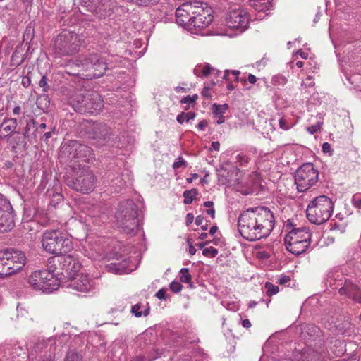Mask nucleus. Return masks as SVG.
I'll return each instance as SVG.
<instances>
[{
  "mask_svg": "<svg viewBox=\"0 0 361 361\" xmlns=\"http://www.w3.org/2000/svg\"><path fill=\"white\" fill-rule=\"evenodd\" d=\"M273 212L266 207L249 208L243 211L238 220L240 235L249 241H255L269 235L274 228Z\"/></svg>",
  "mask_w": 361,
  "mask_h": 361,
  "instance_id": "1",
  "label": "nucleus"
},
{
  "mask_svg": "<svg viewBox=\"0 0 361 361\" xmlns=\"http://www.w3.org/2000/svg\"><path fill=\"white\" fill-rule=\"evenodd\" d=\"M176 23L191 32L208 27L213 20L212 10L205 4L200 1H189L182 4L176 10Z\"/></svg>",
  "mask_w": 361,
  "mask_h": 361,
  "instance_id": "2",
  "label": "nucleus"
},
{
  "mask_svg": "<svg viewBox=\"0 0 361 361\" xmlns=\"http://www.w3.org/2000/svg\"><path fill=\"white\" fill-rule=\"evenodd\" d=\"M70 65L80 68V72L70 74L80 75L86 80L100 78L107 69L106 61L97 53L81 55Z\"/></svg>",
  "mask_w": 361,
  "mask_h": 361,
  "instance_id": "3",
  "label": "nucleus"
},
{
  "mask_svg": "<svg viewBox=\"0 0 361 361\" xmlns=\"http://www.w3.org/2000/svg\"><path fill=\"white\" fill-rule=\"evenodd\" d=\"M118 227L128 234L135 235L139 227L137 207L133 200L121 202L115 214Z\"/></svg>",
  "mask_w": 361,
  "mask_h": 361,
  "instance_id": "4",
  "label": "nucleus"
},
{
  "mask_svg": "<svg viewBox=\"0 0 361 361\" xmlns=\"http://www.w3.org/2000/svg\"><path fill=\"white\" fill-rule=\"evenodd\" d=\"M42 243L47 252L61 256L73 248L71 239L59 230H46L42 235Z\"/></svg>",
  "mask_w": 361,
  "mask_h": 361,
  "instance_id": "5",
  "label": "nucleus"
},
{
  "mask_svg": "<svg viewBox=\"0 0 361 361\" xmlns=\"http://www.w3.org/2000/svg\"><path fill=\"white\" fill-rule=\"evenodd\" d=\"M334 210L332 200L326 195H319L309 203L306 212L307 218L314 224H322L327 221Z\"/></svg>",
  "mask_w": 361,
  "mask_h": 361,
  "instance_id": "6",
  "label": "nucleus"
},
{
  "mask_svg": "<svg viewBox=\"0 0 361 361\" xmlns=\"http://www.w3.org/2000/svg\"><path fill=\"white\" fill-rule=\"evenodd\" d=\"M69 104L76 112L80 114H97L104 107L103 101L97 92H89L85 94L76 93L69 99Z\"/></svg>",
  "mask_w": 361,
  "mask_h": 361,
  "instance_id": "7",
  "label": "nucleus"
},
{
  "mask_svg": "<svg viewBox=\"0 0 361 361\" xmlns=\"http://www.w3.org/2000/svg\"><path fill=\"white\" fill-rule=\"evenodd\" d=\"M64 146L65 150L68 153L69 165L74 171L82 168V163L91 162L94 159L92 149L86 145L71 140Z\"/></svg>",
  "mask_w": 361,
  "mask_h": 361,
  "instance_id": "8",
  "label": "nucleus"
},
{
  "mask_svg": "<svg viewBox=\"0 0 361 361\" xmlns=\"http://www.w3.org/2000/svg\"><path fill=\"white\" fill-rule=\"evenodd\" d=\"M80 47L78 35L70 31L59 34L53 43L54 54L59 56L72 55L79 50Z\"/></svg>",
  "mask_w": 361,
  "mask_h": 361,
  "instance_id": "9",
  "label": "nucleus"
},
{
  "mask_svg": "<svg viewBox=\"0 0 361 361\" xmlns=\"http://www.w3.org/2000/svg\"><path fill=\"white\" fill-rule=\"evenodd\" d=\"M54 270H39L32 273L29 277L30 286L43 293H50L59 288V283L53 272Z\"/></svg>",
  "mask_w": 361,
  "mask_h": 361,
  "instance_id": "10",
  "label": "nucleus"
},
{
  "mask_svg": "<svg viewBox=\"0 0 361 361\" xmlns=\"http://www.w3.org/2000/svg\"><path fill=\"white\" fill-rule=\"evenodd\" d=\"M74 178L66 179V184L73 190L82 193H89L95 187L96 177L93 173L85 166L78 169Z\"/></svg>",
  "mask_w": 361,
  "mask_h": 361,
  "instance_id": "11",
  "label": "nucleus"
},
{
  "mask_svg": "<svg viewBox=\"0 0 361 361\" xmlns=\"http://www.w3.org/2000/svg\"><path fill=\"white\" fill-rule=\"evenodd\" d=\"M319 178L318 171L312 163H306L295 171L294 178L299 192H305L314 185Z\"/></svg>",
  "mask_w": 361,
  "mask_h": 361,
  "instance_id": "12",
  "label": "nucleus"
},
{
  "mask_svg": "<svg viewBox=\"0 0 361 361\" xmlns=\"http://www.w3.org/2000/svg\"><path fill=\"white\" fill-rule=\"evenodd\" d=\"M59 269L63 271L62 274L68 279L75 276L80 269V262L72 255H63L58 257Z\"/></svg>",
  "mask_w": 361,
  "mask_h": 361,
  "instance_id": "13",
  "label": "nucleus"
},
{
  "mask_svg": "<svg viewBox=\"0 0 361 361\" xmlns=\"http://www.w3.org/2000/svg\"><path fill=\"white\" fill-rule=\"evenodd\" d=\"M249 20L247 13L244 10L239 9L231 11L228 17L226 18V23L231 28L244 30L247 28Z\"/></svg>",
  "mask_w": 361,
  "mask_h": 361,
  "instance_id": "14",
  "label": "nucleus"
},
{
  "mask_svg": "<svg viewBox=\"0 0 361 361\" xmlns=\"http://www.w3.org/2000/svg\"><path fill=\"white\" fill-rule=\"evenodd\" d=\"M287 227L289 229L288 233L286 235V238L293 240V238H297V241L301 243H310L311 240L312 234L310 230L306 227L295 228L290 220L287 221Z\"/></svg>",
  "mask_w": 361,
  "mask_h": 361,
  "instance_id": "15",
  "label": "nucleus"
},
{
  "mask_svg": "<svg viewBox=\"0 0 361 361\" xmlns=\"http://www.w3.org/2000/svg\"><path fill=\"white\" fill-rule=\"evenodd\" d=\"M341 295L361 304V288L350 279H345L344 284L338 290Z\"/></svg>",
  "mask_w": 361,
  "mask_h": 361,
  "instance_id": "16",
  "label": "nucleus"
},
{
  "mask_svg": "<svg viewBox=\"0 0 361 361\" xmlns=\"http://www.w3.org/2000/svg\"><path fill=\"white\" fill-rule=\"evenodd\" d=\"M18 122L16 118L5 117L0 124V139H8L15 135H19L17 127Z\"/></svg>",
  "mask_w": 361,
  "mask_h": 361,
  "instance_id": "17",
  "label": "nucleus"
},
{
  "mask_svg": "<svg viewBox=\"0 0 361 361\" xmlns=\"http://www.w3.org/2000/svg\"><path fill=\"white\" fill-rule=\"evenodd\" d=\"M71 279L68 287L80 292H87L92 288V284L87 275L76 274Z\"/></svg>",
  "mask_w": 361,
  "mask_h": 361,
  "instance_id": "18",
  "label": "nucleus"
},
{
  "mask_svg": "<svg viewBox=\"0 0 361 361\" xmlns=\"http://www.w3.org/2000/svg\"><path fill=\"white\" fill-rule=\"evenodd\" d=\"M284 242L287 250L295 255L305 252L310 246V243L297 241L296 238L289 240L285 238Z\"/></svg>",
  "mask_w": 361,
  "mask_h": 361,
  "instance_id": "19",
  "label": "nucleus"
},
{
  "mask_svg": "<svg viewBox=\"0 0 361 361\" xmlns=\"http://www.w3.org/2000/svg\"><path fill=\"white\" fill-rule=\"evenodd\" d=\"M13 227V209L0 213V233L10 231Z\"/></svg>",
  "mask_w": 361,
  "mask_h": 361,
  "instance_id": "20",
  "label": "nucleus"
},
{
  "mask_svg": "<svg viewBox=\"0 0 361 361\" xmlns=\"http://www.w3.org/2000/svg\"><path fill=\"white\" fill-rule=\"evenodd\" d=\"M92 3L99 18H102L110 16L111 6L110 0H92Z\"/></svg>",
  "mask_w": 361,
  "mask_h": 361,
  "instance_id": "21",
  "label": "nucleus"
},
{
  "mask_svg": "<svg viewBox=\"0 0 361 361\" xmlns=\"http://www.w3.org/2000/svg\"><path fill=\"white\" fill-rule=\"evenodd\" d=\"M2 251L5 256H8L11 260L16 262L20 270L25 264L26 257L24 252L14 249H6L3 250Z\"/></svg>",
  "mask_w": 361,
  "mask_h": 361,
  "instance_id": "22",
  "label": "nucleus"
},
{
  "mask_svg": "<svg viewBox=\"0 0 361 361\" xmlns=\"http://www.w3.org/2000/svg\"><path fill=\"white\" fill-rule=\"evenodd\" d=\"M106 269L113 274H123L128 273V262L124 260L122 262L110 263L106 266Z\"/></svg>",
  "mask_w": 361,
  "mask_h": 361,
  "instance_id": "23",
  "label": "nucleus"
},
{
  "mask_svg": "<svg viewBox=\"0 0 361 361\" xmlns=\"http://www.w3.org/2000/svg\"><path fill=\"white\" fill-rule=\"evenodd\" d=\"M248 2L249 6L259 13L269 11L272 6L270 0H249Z\"/></svg>",
  "mask_w": 361,
  "mask_h": 361,
  "instance_id": "24",
  "label": "nucleus"
},
{
  "mask_svg": "<svg viewBox=\"0 0 361 361\" xmlns=\"http://www.w3.org/2000/svg\"><path fill=\"white\" fill-rule=\"evenodd\" d=\"M92 130L97 137L102 138L104 140L106 139L109 135L108 127L105 123H94L92 126Z\"/></svg>",
  "mask_w": 361,
  "mask_h": 361,
  "instance_id": "25",
  "label": "nucleus"
},
{
  "mask_svg": "<svg viewBox=\"0 0 361 361\" xmlns=\"http://www.w3.org/2000/svg\"><path fill=\"white\" fill-rule=\"evenodd\" d=\"M214 71L215 69L212 68L209 63H204V65L197 66L194 68V74L198 77L202 76H207L209 74L212 73V71Z\"/></svg>",
  "mask_w": 361,
  "mask_h": 361,
  "instance_id": "26",
  "label": "nucleus"
},
{
  "mask_svg": "<svg viewBox=\"0 0 361 361\" xmlns=\"http://www.w3.org/2000/svg\"><path fill=\"white\" fill-rule=\"evenodd\" d=\"M36 124H37V123L34 119H31L27 121L24 132L23 133V138H27L28 140H30L36 137V133H35V132L32 133H30L31 128H35Z\"/></svg>",
  "mask_w": 361,
  "mask_h": 361,
  "instance_id": "27",
  "label": "nucleus"
},
{
  "mask_svg": "<svg viewBox=\"0 0 361 361\" xmlns=\"http://www.w3.org/2000/svg\"><path fill=\"white\" fill-rule=\"evenodd\" d=\"M4 260L6 261L4 262L6 264V268L8 269L7 272H9V276L20 271L16 262L11 260V259L8 256H5V255H4Z\"/></svg>",
  "mask_w": 361,
  "mask_h": 361,
  "instance_id": "28",
  "label": "nucleus"
},
{
  "mask_svg": "<svg viewBox=\"0 0 361 361\" xmlns=\"http://www.w3.org/2000/svg\"><path fill=\"white\" fill-rule=\"evenodd\" d=\"M141 305L140 303L134 305L131 307V313L134 314L136 317H140L142 316H147L149 314V307H147L145 310L140 311Z\"/></svg>",
  "mask_w": 361,
  "mask_h": 361,
  "instance_id": "29",
  "label": "nucleus"
},
{
  "mask_svg": "<svg viewBox=\"0 0 361 361\" xmlns=\"http://www.w3.org/2000/svg\"><path fill=\"white\" fill-rule=\"evenodd\" d=\"M195 113L192 111H189L187 113L182 112L181 114L177 116V121L182 124L184 122H189L190 120H193L195 118Z\"/></svg>",
  "mask_w": 361,
  "mask_h": 361,
  "instance_id": "30",
  "label": "nucleus"
},
{
  "mask_svg": "<svg viewBox=\"0 0 361 361\" xmlns=\"http://www.w3.org/2000/svg\"><path fill=\"white\" fill-rule=\"evenodd\" d=\"M197 190L195 188L185 190L183 192L184 203L185 204H191L193 201L194 197L197 195Z\"/></svg>",
  "mask_w": 361,
  "mask_h": 361,
  "instance_id": "31",
  "label": "nucleus"
},
{
  "mask_svg": "<svg viewBox=\"0 0 361 361\" xmlns=\"http://www.w3.org/2000/svg\"><path fill=\"white\" fill-rule=\"evenodd\" d=\"M10 201L1 193H0V213L12 210Z\"/></svg>",
  "mask_w": 361,
  "mask_h": 361,
  "instance_id": "32",
  "label": "nucleus"
},
{
  "mask_svg": "<svg viewBox=\"0 0 361 361\" xmlns=\"http://www.w3.org/2000/svg\"><path fill=\"white\" fill-rule=\"evenodd\" d=\"M179 277L182 283H190V281H192V275L190 274L188 268H182L180 270Z\"/></svg>",
  "mask_w": 361,
  "mask_h": 361,
  "instance_id": "33",
  "label": "nucleus"
},
{
  "mask_svg": "<svg viewBox=\"0 0 361 361\" xmlns=\"http://www.w3.org/2000/svg\"><path fill=\"white\" fill-rule=\"evenodd\" d=\"M4 253L2 250H0V278H4L9 276V272H7L8 269L6 268L5 260L4 257Z\"/></svg>",
  "mask_w": 361,
  "mask_h": 361,
  "instance_id": "34",
  "label": "nucleus"
},
{
  "mask_svg": "<svg viewBox=\"0 0 361 361\" xmlns=\"http://www.w3.org/2000/svg\"><path fill=\"white\" fill-rule=\"evenodd\" d=\"M64 361H82V355L75 350H69L66 353Z\"/></svg>",
  "mask_w": 361,
  "mask_h": 361,
  "instance_id": "35",
  "label": "nucleus"
},
{
  "mask_svg": "<svg viewBox=\"0 0 361 361\" xmlns=\"http://www.w3.org/2000/svg\"><path fill=\"white\" fill-rule=\"evenodd\" d=\"M229 108L228 104H216L213 105V114L215 116L217 115H224L226 111Z\"/></svg>",
  "mask_w": 361,
  "mask_h": 361,
  "instance_id": "36",
  "label": "nucleus"
},
{
  "mask_svg": "<svg viewBox=\"0 0 361 361\" xmlns=\"http://www.w3.org/2000/svg\"><path fill=\"white\" fill-rule=\"evenodd\" d=\"M264 287L267 289V294L269 296L275 295L279 291V286L274 285L271 282H266Z\"/></svg>",
  "mask_w": 361,
  "mask_h": 361,
  "instance_id": "37",
  "label": "nucleus"
},
{
  "mask_svg": "<svg viewBox=\"0 0 361 361\" xmlns=\"http://www.w3.org/2000/svg\"><path fill=\"white\" fill-rule=\"evenodd\" d=\"M272 122L277 121L281 129L287 130L291 128L290 125L288 123L286 119L283 117H279L278 120L275 118L271 120Z\"/></svg>",
  "mask_w": 361,
  "mask_h": 361,
  "instance_id": "38",
  "label": "nucleus"
},
{
  "mask_svg": "<svg viewBox=\"0 0 361 361\" xmlns=\"http://www.w3.org/2000/svg\"><path fill=\"white\" fill-rule=\"evenodd\" d=\"M286 78L281 75H274L271 79V82L275 86H283L286 83Z\"/></svg>",
  "mask_w": 361,
  "mask_h": 361,
  "instance_id": "39",
  "label": "nucleus"
},
{
  "mask_svg": "<svg viewBox=\"0 0 361 361\" xmlns=\"http://www.w3.org/2000/svg\"><path fill=\"white\" fill-rule=\"evenodd\" d=\"M202 254L208 257H215L218 254V250L213 247L204 248L202 251Z\"/></svg>",
  "mask_w": 361,
  "mask_h": 361,
  "instance_id": "40",
  "label": "nucleus"
},
{
  "mask_svg": "<svg viewBox=\"0 0 361 361\" xmlns=\"http://www.w3.org/2000/svg\"><path fill=\"white\" fill-rule=\"evenodd\" d=\"M18 317L26 318L29 314L28 309L25 306L18 305L16 307Z\"/></svg>",
  "mask_w": 361,
  "mask_h": 361,
  "instance_id": "41",
  "label": "nucleus"
},
{
  "mask_svg": "<svg viewBox=\"0 0 361 361\" xmlns=\"http://www.w3.org/2000/svg\"><path fill=\"white\" fill-rule=\"evenodd\" d=\"M169 288L172 292L178 293L182 290L183 286L180 282L173 281L170 283Z\"/></svg>",
  "mask_w": 361,
  "mask_h": 361,
  "instance_id": "42",
  "label": "nucleus"
},
{
  "mask_svg": "<svg viewBox=\"0 0 361 361\" xmlns=\"http://www.w3.org/2000/svg\"><path fill=\"white\" fill-rule=\"evenodd\" d=\"M188 163L182 157H178L177 160L173 164V168L178 169L180 167L186 168Z\"/></svg>",
  "mask_w": 361,
  "mask_h": 361,
  "instance_id": "43",
  "label": "nucleus"
},
{
  "mask_svg": "<svg viewBox=\"0 0 361 361\" xmlns=\"http://www.w3.org/2000/svg\"><path fill=\"white\" fill-rule=\"evenodd\" d=\"M322 124V123H317V124L309 126L307 128V130L310 134L313 135L320 130Z\"/></svg>",
  "mask_w": 361,
  "mask_h": 361,
  "instance_id": "44",
  "label": "nucleus"
},
{
  "mask_svg": "<svg viewBox=\"0 0 361 361\" xmlns=\"http://www.w3.org/2000/svg\"><path fill=\"white\" fill-rule=\"evenodd\" d=\"M236 159L240 166H244L249 161V158L244 154H238L236 156Z\"/></svg>",
  "mask_w": 361,
  "mask_h": 361,
  "instance_id": "45",
  "label": "nucleus"
},
{
  "mask_svg": "<svg viewBox=\"0 0 361 361\" xmlns=\"http://www.w3.org/2000/svg\"><path fill=\"white\" fill-rule=\"evenodd\" d=\"M39 86L42 88V91L46 92L49 90V86L47 84V78L45 76H43L39 82Z\"/></svg>",
  "mask_w": 361,
  "mask_h": 361,
  "instance_id": "46",
  "label": "nucleus"
},
{
  "mask_svg": "<svg viewBox=\"0 0 361 361\" xmlns=\"http://www.w3.org/2000/svg\"><path fill=\"white\" fill-rule=\"evenodd\" d=\"M141 6L153 5L159 1V0H133Z\"/></svg>",
  "mask_w": 361,
  "mask_h": 361,
  "instance_id": "47",
  "label": "nucleus"
},
{
  "mask_svg": "<svg viewBox=\"0 0 361 361\" xmlns=\"http://www.w3.org/2000/svg\"><path fill=\"white\" fill-rule=\"evenodd\" d=\"M180 103L181 104H188L189 105V106L188 108H185V109H188L190 106L194 105V100L190 99V95H188L181 99Z\"/></svg>",
  "mask_w": 361,
  "mask_h": 361,
  "instance_id": "48",
  "label": "nucleus"
},
{
  "mask_svg": "<svg viewBox=\"0 0 361 361\" xmlns=\"http://www.w3.org/2000/svg\"><path fill=\"white\" fill-rule=\"evenodd\" d=\"M46 127H47V125L45 123H42L38 126L36 125L35 127V133H36V135L37 134H41L44 130Z\"/></svg>",
  "mask_w": 361,
  "mask_h": 361,
  "instance_id": "49",
  "label": "nucleus"
},
{
  "mask_svg": "<svg viewBox=\"0 0 361 361\" xmlns=\"http://www.w3.org/2000/svg\"><path fill=\"white\" fill-rule=\"evenodd\" d=\"M155 296L159 298V300H166V290L164 289H160L159 290Z\"/></svg>",
  "mask_w": 361,
  "mask_h": 361,
  "instance_id": "50",
  "label": "nucleus"
},
{
  "mask_svg": "<svg viewBox=\"0 0 361 361\" xmlns=\"http://www.w3.org/2000/svg\"><path fill=\"white\" fill-rule=\"evenodd\" d=\"M209 91H210L209 87H204L202 91V96L207 99L211 98L212 95H211Z\"/></svg>",
  "mask_w": 361,
  "mask_h": 361,
  "instance_id": "51",
  "label": "nucleus"
},
{
  "mask_svg": "<svg viewBox=\"0 0 361 361\" xmlns=\"http://www.w3.org/2000/svg\"><path fill=\"white\" fill-rule=\"evenodd\" d=\"M322 151L324 152V153H329V154H331L332 152V149H331V146L329 143L328 142H324L323 145H322Z\"/></svg>",
  "mask_w": 361,
  "mask_h": 361,
  "instance_id": "52",
  "label": "nucleus"
},
{
  "mask_svg": "<svg viewBox=\"0 0 361 361\" xmlns=\"http://www.w3.org/2000/svg\"><path fill=\"white\" fill-rule=\"evenodd\" d=\"M16 136L13 138V140H14V142L16 144V145H20V144H23L24 142V140L25 138H23V134L20 135V133L19 135H16Z\"/></svg>",
  "mask_w": 361,
  "mask_h": 361,
  "instance_id": "53",
  "label": "nucleus"
},
{
  "mask_svg": "<svg viewBox=\"0 0 361 361\" xmlns=\"http://www.w3.org/2000/svg\"><path fill=\"white\" fill-rule=\"evenodd\" d=\"M290 281V278L288 276H283L280 277L278 280V283L279 284H285Z\"/></svg>",
  "mask_w": 361,
  "mask_h": 361,
  "instance_id": "54",
  "label": "nucleus"
},
{
  "mask_svg": "<svg viewBox=\"0 0 361 361\" xmlns=\"http://www.w3.org/2000/svg\"><path fill=\"white\" fill-rule=\"evenodd\" d=\"M207 126V121L206 120H202L198 123L197 128L200 130H204Z\"/></svg>",
  "mask_w": 361,
  "mask_h": 361,
  "instance_id": "55",
  "label": "nucleus"
},
{
  "mask_svg": "<svg viewBox=\"0 0 361 361\" xmlns=\"http://www.w3.org/2000/svg\"><path fill=\"white\" fill-rule=\"evenodd\" d=\"M13 115H16V116L21 114H22V108L18 105L15 106L13 109Z\"/></svg>",
  "mask_w": 361,
  "mask_h": 361,
  "instance_id": "56",
  "label": "nucleus"
},
{
  "mask_svg": "<svg viewBox=\"0 0 361 361\" xmlns=\"http://www.w3.org/2000/svg\"><path fill=\"white\" fill-rule=\"evenodd\" d=\"M22 85L25 87H27L30 85V78L28 76H25L22 79Z\"/></svg>",
  "mask_w": 361,
  "mask_h": 361,
  "instance_id": "57",
  "label": "nucleus"
},
{
  "mask_svg": "<svg viewBox=\"0 0 361 361\" xmlns=\"http://www.w3.org/2000/svg\"><path fill=\"white\" fill-rule=\"evenodd\" d=\"M194 220V216L191 213H188L187 215H186V225L188 226L190 225V224L192 223Z\"/></svg>",
  "mask_w": 361,
  "mask_h": 361,
  "instance_id": "58",
  "label": "nucleus"
},
{
  "mask_svg": "<svg viewBox=\"0 0 361 361\" xmlns=\"http://www.w3.org/2000/svg\"><path fill=\"white\" fill-rule=\"evenodd\" d=\"M52 135V133L51 131L47 132L42 135L41 137V140L43 141H47Z\"/></svg>",
  "mask_w": 361,
  "mask_h": 361,
  "instance_id": "59",
  "label": "nucleus"
},
{
  "mask_svg": "<svg viewBox=\"0 0 361 361\" xmlns=\"http://www.w3.org/2000/svg\"><path fill=\"white\" fill-rule=\"evenodd\" d=\"M188 243H189V253L191 255H194L196 253L197 250L195 248V247L191 243H190L189 240H188Z\"/></svg>",
  "mask_w": 361,
  "mask_h": 361,
  "instance_id": "60",
  "label": "nucleus"
},
{
  "mask_svg": "<svg viewBox=\"0 0 361 361\" xmlns=\"http://www.w3.org/2000/svg\"><path fill=\"white\" fill-rule=\"evenodd\" d=\"M247 80L249 81L250 83L255 84L257 81V78L252 74H249L247 77Z\"/></svg>",
  "mask_w": 361,
  "mask_h": 361,
  "instance_id": "61",
  "label": "nucleus"
},
{
  "mask_svg": "<svg viewBox=\"0 0 361 361\" xmlns=\"http://www.w3.org/2000/svg\"><path fill=\"white\" fill-rule=\"evenodd\" d=\"M242 325L243 327L248 329L251 326V322L249 319H245L242 321Z\"/></svg>",
  "mask_w": 361,
  "mask_h": 361,
  "instance_id": "62",
  "label": "nucleus"
},
{
  "mask_svg": "<svg viewBox=\"0 0 361 361\" xmlns=\"http://www.w3.org/2000/svg\"><path fill=\"white\" fill-rule=\"evenodd\" d=\"M204 220V217L201 215H199L195 219V224L200 226L202 224Z\"/></svg>",
  "mask_w": 361,
  "mask_h": 361,
  "instance_id": "63",
  "label": "nucleus"
},
{
  "mask_svg": "<svg viewBox=\"0 0 361 361\" xmlns=\"http://www.w3.org/2000/svg\"><path fill=\"white\" fill-rule=\"evenodd\" d=\"M353 205L355 207L361 209V199H358V200L353 199Z\"/></svg>",
  "mask_w": 361,
  "mask_h": 361,
  "instance_id": "64",
  "label": "nucleus"
}]
</instances>
